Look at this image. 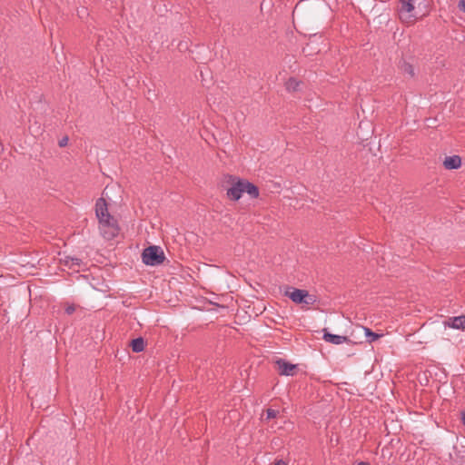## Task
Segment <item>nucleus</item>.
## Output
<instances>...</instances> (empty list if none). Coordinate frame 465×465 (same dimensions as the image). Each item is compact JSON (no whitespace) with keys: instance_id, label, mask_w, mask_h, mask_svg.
Here are the masks:
<instances>
[{"instance_id":"nucleus-2","label":"nucleus","mask_w":465,"mask_h":465,"mask_svg":"<svg viewBox=\"0 0 465 465\" xmlns=\"http://www.w3.org/2000/svg\"><path fill=\"white\" fill-rule=\"evenodd\" d=\"M164 259V252L160 246H149L145 248L142 252V261L146 265H160L163 262Z\"/></svg>"},{"instance_id":"nucleus-19","label":"nucleus","mask_w":465,"mask_h":465,"mask_svg":"<svg viewBox=\"0 0 465 465\" xmlns=\"http://www.w3.org/2000/svg\"><path fill=\"white\" fill-rule=\"evenodd\" d=\"M458 7L461 12L465 13V0H460Z\"/></svg>"},{"instance_id":"nucleus-16","label":"nucleus","mask_w":465,"mask_h":465,"mask_svg":"<svg viewBox=\"0 0 465 465\" xmlns=\"http://www.w3.org/2000/svg\"><path fill=\"white\" fill-rule=\"evenodd\" d=\"M363 330L365 332V336L370 343L375 341L381 337L380 334L373 332L371 329L367 327H363Z\"/></svg>"},{"instance_id":"nucleus-15","label":"nucleus","mask_w":465,"mask_h":465,"mask_svg":"<svg viewBox=\"0 0 465 465\" xmlns=\"http://www.w3.org/2000/svg\"><path fill=\"white\" fill-rule=\"evenodd\" d=\"M301 82L297 79L291 77L285 83V88L289 92H295L299 89Z\"/></svg>"},{"instance_id":"nucleus-17","label":"nucleus","mask_w":465,"mask_h":465,"mask_svg":"<svg viewBox=\"0 0 465 465\" xmlns=\"http://www.w3.org/2000/svg\"><path fill=\"white\" fill-rule=\"evenodd\" d=\"M277 414H278L277 411L272 410V409H268L266 411V419L267 420L273 419L277 416Z\"/></svg>"},{"instance_id":"nucleus-7","label":"nucleus","mask_w":465,"mask_h":465,"mask_svg":"<svg viewBox=\"0 0 465 465\" xmlns=\"http://www.w3.org/2000/svg\"><path fill=\"white\" fill-rule=\"evenodd\" d=\"M95 213L98 220L112 217L108 212L107 203L104 198H99L96 201Z\"/></svg>"},{"instance_id":"nucleus-20","label":"nucleus","mask_w":465,"mask_h":465,"mask_svg":"<svg viewBox=\"0 0 465 465\" xmlns=\"http://www.w3.org/2000/svg\"><path fill=\"white\" fill-rule=\"evenodd\" d=\"M67 142H68V138L67 137H64L63 139H61L59 141V146L60 147H64L67 144Z\"/></svg>"},{"instance_id":"nucleus-23","label":"nucleus","mask_w":465,"mask_h":465,"mask_svg":"<svg viewBox=\"0 0 465 465\" xmlns=\"http://www.w3.org/2000/svg\"><path fill=\"white\" fill-rule=\"evenodd\" d=\"M357 465H370V463L366 461H361Z\"/></svg>"},{"instance_id":"nucleus-6","label":"nucleus","mask_w":465,"mask_h":465,"mask_svg":"<svg viewBox=\"0 0 465 465\" xmlns=\"http://www.w3.org/2000/svg\"><path fill=\"white\" fill-rule=\"evenodd\" d=\"M275 364L278 367L280 375L292 376L297 369V365L290 363L283 359L276 360Z\"/></svg>"},{"instance_id":"nucleus-14","label":"nucleus","mask_w":465,"mask_h":465,"mask_svg":"<svg viewBox=\"0 0 465 465\" xmlns=\"http://www.w3.org/2000/svg\"><path fill=\"white\" fill-rule=\"evenodd\" d=\"M133 351L141 352L144 350L145 341L142 337L135 338L131 342Z\"/></svg>"},{"instance_id":"nucleus-9","label":"nucleus","mask_w":465,"mask_h":465,"mask_svg":"<svg viewBox=\"0 0 465 465\" xmlns=\"http://www.w3.org/2000/svg\"><path fill=\"white\" fill-rule=\"evenodd\" d=\"M323 340L327 342L338 345L349 341L347 336L331 334L326 329L323 330Z\"/></svg>"},{"instance_id":"nucleus-10","label":"nucleus","mask_w":465,"mask_h":465,"mask_svg":"<svg viewBox=\"0 0 465 465\" xmlns=\"http://www.w3.org/2000/svg\"><path fill=\"white\" fill-rule=\"evenodd\" d=\"M443 165L448 170L458 169L461 165V158L459 155L448 156L445 158Z\"/></svg>"},{"instance_id":"nucleus-18","label":"nucleus","mask_w":465,"mask_h":465,"mask_svg":"<svg viewBox=\"0 0 465 465\" xmlns=\"http://www.w3.org/2000/svg\"><path fill=\"white\" fill-rule=\"evenodd\" d=\"M75 311V306L74 304H70L68 306L65 307V312L70 315L72 313H74Z\"/></svg>"},{"instance_id":"nucleus-13","label":"nucleus","mask_w":465,"mask_h":465,"mask_svg":"<svg viewBox=\"0 0 465 465\" xmlns=\"http://www.w3.org/2000/svg\"><path fill=\"white\" fill-rule=\"evenodd\" d=\"M64 264L68 266L70 269L80 268L84 265L83 261L77 257L66 256L64 258Z\"/></svg>"},{"instance_id":"nucleus-3","label":"nucleus","mask_w":465,"mask_h":465,"mask_svg":"<svg viewBox=\"0 0 465 465\" xmlns=\"http://www.w3.org/2000/svg\"><path fill=\"white\" fill-rule=\"evenodd\" d=\"M98 221L100 233L105 240H112L118 235L119 226L117 221L113 216Z\"/></svg>"},{"instance_id":"nucleus-4","label":"nucleus","mask_w":465,"mask_h":465,"mask_svg":"<svg viewBox=\"0 0 465 465\" xmlns=\"http://www.w3.org/2000/svg\"><path fill=\"white\" fill-rule=\"evenodd\" d=\"M285 295L297 304L312 305L316 302V297L306 290L291 288L286 291Z\"/></svg>"},{"instance_id":"nucleus-8","label":"nucleus","mask_w":465,"mask_h":465,"mask_svg":"<svg viewBox=\"0 0 465 465\" xmlns=\"http://www.w3.org/2000/svg\"><path fill=\"white\" fill-rule=\"evenodd\" d=\"M444 325L456 330H465V314L450 317L444 322Z\"/></svg>"},{"instance_id":"nucleus-12","label":"nucleus","mask_w":465,"mask_h":465,"mask_svg":"<svg viewBox=\"0 0 465 465\" xmlns=\"http://www.w3.org/2000/svg\"><path fill=\"white\" fill-rule=\"evenodd\" d=\"M243 193H247L252 198L259 197V189L253 183L243 180Z\"/></svg>"},{"instance_id":"nucleus-5","label":"nucleus","mask_w":465,"mask_h":465,"mask_svg":"<svg viewBox=\"0 0 465 465\" xmlns=\"http://www.w3.org/2000/svg\"><path fill=\"white\" fill-rule=\"evenodd\" d=\"M232 186L227 189L226 195L232 201H238L243 193V179L230 176Z\"/></svg>"},{"instance_id":"nucleus-11","label":"nucleus","mask_w":465,"mask_h":465,"mask_svg":"<svg viewBox=\"0 0 465 465\" xmlns=\"http://www.w3.org/2000/svg\"><path fill=\"white\" fill-rule=\"evenodd\" d=\"M399 68L401 72L407 77L413 78L415 76V70L413 65L407 61L401 60L400 62Z\"/></svg>"},{"instance_id":"nucleus-1","label":"nucleus","mask_w":465,"mask_h":465,"mask_svg":"<svg viewBox=\"0 0 465 465\" xmlns=\"http://www.w3.org/2000/svg\"><path fill=\"white\" fill-rule=\"evenodd\" d=\"M398 14L403 23L412 24L428 14L426 0H401Z\"/></svg>"},{"instance_id":"nucleus-21","label":"nucleus","mask_w":465,"mask_h":465,"mask_svg":"<svg viewBox=\"0 0 465 465\" xmlns=\"http://www.w3.org/2000/svg\"><path fill=\"white\" fill-rule=\"evenodd\" d=\"M273 465H287V463L283 460H278Z\"/></svg>"},{"instance_id":"nucleus-22","label":"nucleus","mask_w":465,"mask_h":465,"mask_svg":"<svg viewBox=\"0 0 465 465\" xmlns=\"http://www.w3.org/2000/svg\"><path fill=\"white\" fill-rule=\"evenodd\" d=\"M460 420L462 424L465 426V411L461 412Z\"/></svg>"}]
</instances>
